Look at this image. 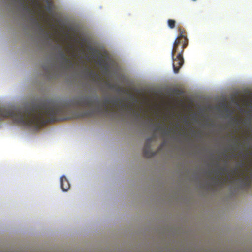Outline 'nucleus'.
I'll use <instances>...</instances> for the list:
<instances>
[{
    "label": "nucleus",
    "mask_w": 252,
    "mask_h": 252,
    "mask_svg": "<svg viewBox=\"0 0 252 252\" xmlns=\"http://www.w3.org/2000/svg\"><path fill=\"white\" fill-rule=\"evenodd\" d=\"M155 138L154 136L149 137L147 138L145 142L144 146L143 147V154L146 158H151V157L154 156L156 155L157 152H153L151 149V142Z\"/></svg>",
    "instance_id": "nucleus-3"
},
{
    "label": "nucleus",
    "mask_w": 252,
    "mask_h": 252,
    "mask_svg": "<svg viewBox=\"0 0 252 252\" xmlns=\"http://www.w3.org/2000/svg\"><path fill=\"white\" fill-rule=\"evenodd\" d=\"M243 156L244 157V158H247L248 155L247 153H243Z\"/></svg>",
    "instance_id": "nucleus-14"
},
{
    "label": "nucleus",
    "mask_w": 252,
    "mask_h": 252,
    "mask_svg": "<svg viewBox=\"0 0 252 252\" xmlns=\"http://www.w3.org/2000/svg\"><path fill=\"white\" fill-rule=\"evenodd\" d=\"M238 145L241 146V147L243 148L245 146V143L242 142V143H239Z\"/></svg>",
    "instance_id": "nucleus-12"
},
{
    "label": "nucleus",
    "mask_w": 252,
    "mask_h": 252,
    "mask_svg": "<svg viewBox=\"0 0 252 252\" xmlns=\"http://www.w3.org/2000/svg\"><path fill=\"white\" fill-rule=\"evenodd\" d=\"M252 178V169L251 171L250 176H245L243 179H241L242 188L243 189L250 188L251 187V181Z\"/></svg>",
    "instance_id": "nucleus-4"
},
{
    "label": "nucleus",
    "mask_w": 252,
    "mask_h": 252,
    "mask_svg": "<svg viewBox=\"0 0 252 252\" xmlns=\"http://www.w3.org/2000/svg\"><path fill=\"white\" fill-rule=\"evenodd\" d=\"M219 182H220V181H219V180H218V181H217V184H218V183H219Z\"/></svg>",
    "instance_id": "nucleus-18"
},
{
    "label": "nucleus",
    "mask_w": 252,
    "mask_h": 252,
    "mask_svg": "<svg viewBox=\"0 0 252 252\" xmlns=\"http://www.w3.org/2000/svg\"><path fill=\"white\" fill-rule=\"evenodd\" d=\"M156 124L158 126L156 128L155 130H162V134L163 135H169V134H170L171 132L170 130H167L165 126H161L160 124Z\"/></svg>",
    "instance_id": "nucleus-6"
},
{
    "label": "nucleus",
    "mask_w": 252,
    "mask_h": 252,
    "mask_svg": "<svg viewBox=\"0 0 252 252\" xmlns=\"http://www.w3.org/2000/svg\"><path fill=\"white\" fill-rule=\"evenodd\" d=\"M60 186L63 191H67L70 187V184L65 176H62L60 178Z\"/></svg>",
    "instance_id": "nucleus-5"
},
{
    "label": "nucleus",
    "mask_w": 252,
    "mask_h": 252,
    "mask_svg": "<svg viewBox=\"0 0 252 252\" xmlns=\"http://www.w3.org/2000/svg\"><path fill=\"white\" fill-rule=\"evenodd\" d=\"M251 126H252V125H251V121H250L249 122V126H248V128H250V127H251Z\"/></svg>",
    "instance_id": "nucleus-15"
},
{
    "label": "nucleus",
    "mask_w": 252,
    "mask_h": 252,
    "mask_svg": "<svg viewBox=\"0 0 252 252\" xmlns=\"http://www.w3.org/2000/svg\"><path fill=\"white\" fill-rule=\"evenodd\" d=\"M167 24L169 28H174L176 26V21L175 20H173V19H168Z\"/></svg>",
    "instance_id": "nucleus-8"
},
{
    "label": "nucleus",
    "mask_w": 252,
    "mask_h": 252,
    "mask_svg": "<svg viewBox=\"0 0 252 252\" xmlns=\"http://www.w3.org/2000/svg\"><path fill=\"white\" fill-rule=\"evenodd\" d=\"M249 139H250V140H251L252 141V135H250L249 137H247L246 138V140H249Z\"/></svg>",
    "instance_id": "nucleus-13"
},
{
    "label": "nucleus",
    "mask_w": 252,
    "mask_h": 252,
    "mask_svg": "<svg viewBox=\"0 0 252 252\" xmlns=\"http://www.w3.org/2000/svg\"><path fill=\"white\" fill-rule=\"evenodd\" d=\"M238 171V168H237V167H236V168L232 170V173L233 175H234V174L237 173Z\"/></svg>",
    "instance_id": "nucleus-11"
},
{
    "label": "nucleus",
    "mask_w": 252,
    "mask_h": 252,
    "mask_svg": "<svg viewBox=\"0 0 252 252\" xmlns=\"http://www.w3.org/2000/svg\"><path fill=\"white\" fill-rule=\"evenodd\" d=\"M59 57L61 60H65L67 63H68V62H70L69 60L67 57V55H66V54L64 53V52H63V51H60L59 52Z\"/></svg>",
    "instance_id": "nucleus-7"
},
{
    "label": "nucleus",
    "mask_w": 252,
    "mask_h": 252,
    "mask_svg": "<svg viewBox=\"0 0 252 252\" xmlns=\"http://www.w3.org/2000/svg\"><path fill=\"white\" fill-rule=\"evenodd\" d=\"M228 172V169L227 166H223L220 169L219 172L220 173H225V172Z\"/></svg>",
    "instance_id": "nucleus-9"
},
{
    "label": "nucleus",
    "mask_w": 252,
    "mask_h": 252,
    "mask_svg": "<svg viewBox=\"0 0 252 252\" xmlns=\"http://www.w3.org/2000/svg\"><path fill=\"white\" fill-rule=\"evenodd\" d=\"M194 0L195 1V0Z\"/></svg>",
    "instance_id": "nucleus-20"
},
{
    "label": "nucleus",
    "mask_w": 252,
    "mask_h": 252,
    "mask_svg": "<svg viewBox=\"0 0 252 252\" xmlns=\"http://www.w3.org/2000/svg\"><path fill=\"white\" fill-rule=\"evenodd\" d=\"M94 103L91 97H81L77 100H70L65 103H55L52 101L41 102V127L51 122L59 121L67 119H78L81 117H93L96 112L114 111L116 108L124 110L128 108L126 103H123L119 99L110 100L107 97L103 101L102 108L98 104L95 109L82 112H73V109L81 106L93 108Z\"/></svg>",
    "instance_id": "nucleus-1"
},
{
    "label": "nucleus",
    "mask_w": 252,
    "mask_h": 252,
    "mask_svg": "<svg viewBox=\"0 0 252 252\" xmlns=\"http://www.w3.org/2000/svg\"><path fill=\"white\" fill-rule=\"evenodd\" d=\"M88 76H89L92 79H94L95 76H96V74L95 72H94V71H89L88 73Z\"/></svg>",
    "instance_id": "nucleus-10"
},
{
    "label": "nucleus",
    "mask_w": 252,
    "mask_h": 252,
    "mask_svg": "<svg viewBox=\"0 0 252 252\" xmlns=\"http://www.w3.org/2000/svg\"><path fill=\"white\" fill-rule=\"evenodd\" d=\"M177 28L179 32V35L174 41L171 51L172 66L174 73H178L184 64L183 53L184 49L188 45L186 31L180 25H178Z\"/></svg>",
    "instance_id": "nucleus-2"
},
{
    "label": "nucleus",
    "mask_w": 252,
    "mask_h": 252,
    "mask_svg": "<svg viewBox=\"0 0 252 252\" xmlns=\"http://www.w3.org/2000/svg\"><path fill=\"white\" fill-rule=\"evenodd\" d=\"M150 121H151V123H152V122H153L152 120L150 119Z\"/></svg>",
    "instance_id": "nucleus-19"
},
{
    "label": "nucleus",
    "mask_w": 252,
    "mask_h": 252,
    "mask_svg": "<svg viewBox=\"0 0 252 252\" xmlns=\"http://www.w3.org/2000/svg\"><path fill=\"white\" fill-rule=\"evenodd\" d=\"M244 162H242V166H244Z\"/></svg>",
    "instance_id": "nucleus-17"
},
{
    "label": "nucleus",
    "mask_w": 252,
    "mask_h": 252,
    "mask_svg": "<svg viewBox=\"0 0 252 252\" xmlns=\"http://www.w3.org/2000/svg\"><path fill=\"white\" fill-rule=\"evenodd\" d=\"M246 151H249V147H247V148L246 149Z\"/></svg>",
    "instance_id": "nucleus-16"
}]
</instances>
